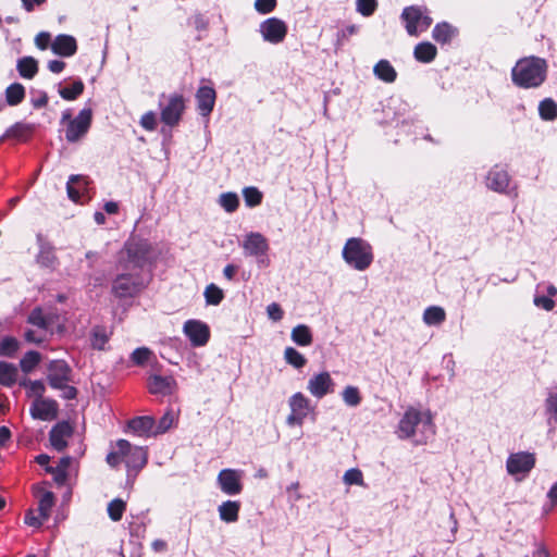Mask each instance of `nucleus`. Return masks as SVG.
<instances>
[{
  "label": "nucleus",
  "mask_w": 557,
  "mask_h": 557,
  "mask_svg": "<svg viewBox=\"0 0 557 557\" xmlns=\"http://www.w3.org/2000/svg\"><path fill=\"white\" fill-rule=\"evenodd\" d=\"M52 51L61 57H72L77 50V44L73 36L58 35L51 44Z\"/></svg>",
  "instance_id": "obj_22"
},
{
  "label": "nucleus",
  "mask_w": 557,
  "mask_h": 557,
  "mask_svg": "<svg viewBox=\"0 0 557 557\" xmlns=\"http://www.w3.org/2000/svg\"><path fill=\"white\" fill-rule=\"evenodd\" d=\"M240 504L235 500L223 502L219 508L220 519L226 523H233L238 520Z\"/></svg>",
  "instance_id": "obj_28"
},
{
  "label": "nucleus",
  "mask_w": 557,
  "mask_h": 557,
  "mask_svg": "<svg viewBox=\"0 0 557 557\" xmlns=\"http://www.w3.org/2000/svg\"><path fill=\"white\" fill-rule=\"evenodd\" d=\"M92 111L90 108H84L79 113L67 123L65 128V139L71 143H77L82 140L91 126Z\"/></svg>",
  "instance_id": "obj_10"
},
{
  "label": "nucleus",
  "mask_w": 557,
  "mask_h": 557,
  "mask_svg": "<svg viewBox=\"0 0 557 557\" xmlns=\"http://www.w3.org/2000/svg\"><path fill=\"white\" fill-rule=\"evenodd\" d=\"M290 336L293 342L299 346H309L312 343V333L309 326L305 324L295 326Z\"/></svg>",
  "instance_id": "obj_35"
},
{
  "label": "nucleus",
  "mask_w": 557,
  "mask_h": 557,
  "mask_svg": "<svg viewBox=\"0 0 557 557\" xmlns=\"http://www.w3.org/2000/svg\"><path fill=\"white\" fill-rule=\"evenodd\" d=\"M88 180L83 175H71L67 184L66 191L67 196L74 202H78L82 196L87 193Z\"/></svg>",
  "instance_id": "obj_24"
},
{
  "label": "nucleus",
  "mask_w": 557,
  "mask_h": 557,
  "mask_svg": "<svg viewBox=\"0 0 557 557\" xmlns=\"http://www.w3.org/2000/svg\"><path fill=\"white\" fill-rule=\"evenodd\" d=\"M287 30L288 28L286 23L277 17H269L259 26V32L263 40L272 45L283 42L287 35Z\"/></svg>",
  "instance_id": "obj_12"
},
{
  "label": "nucleus",
  "mask_w": 557,
  "mask_h": 557,
  "mask_svg": "<svg viewBox=\"0 0 557 557\" xmlns=\"http://www.w3.org/2000/svg\"><path fill=\"white\" fill-rule=\"evenodd\" d=\"M73 429L66 421L57 423L49 433V440L54 449L63 450L67 445V438L72 436Z\"/></svg>",
  "instance_id": "obj_18"
},
{
  "label": "nucleus",
  "mask_w": 557,
  "mask_h": 557,
  "mask_svg": "<svg viewBox=\"0 0 557 557\" xmlns=\"http://www.w3.org/2000/svg\"><path fill=\"white\" fill-rule=\"evenodd\" d=\"M126 509V504L120 499L115 498L111 500L108 505V515L111 520L113 521H120L122 519V516Z\"/></svg>",
  "instance_id": "obj_49"
},
{
  "label": "nucleus",
  "mask_w": 557,
  "mask_h": 557,
  "mask_svg": "<svg viewBox=\"0 0 557 557\" xmlns=\"http://www.w3.org/2000/svg\"><path fill=\"white\" fill-rule=\"evenodd\" d=\"M445 318V310L437 306L426 308L423 313V321L428 325H438L444 322Z\"/></svg>",
  "instance_id": "obj_39"
},
{
  "label": "nucleus",
  "mask_w": 557,
  "mask_h": 557,
  "mask_svg": "<svg viewBox=\"0 0 557 557\" xmlns=\"http://www.w3.org/2000/svg\"><path fill=\"white\" fill-rule=\"evenodd\" d=\"M48 472H51L53 475H54V480L58 482V483H63L65 480H66V471L57 467V468H51V467H47L46 468Z\"/></svg>",
  "instance_id": "obj_62"
},
{
  "label": "nucleus",
  "mask_w": 557,
  "mask_h": 557,
  "mask_svg": "<svg viewBox=\"0 0 557 557\" xmlns=\"http://www.w3.org/2000/svg\"><path fill=\"white\" fill-rule=\"evenodd\" d=\"M457 29L450 24L443 22L435 25L432 37L440 44H448L456 36Z\"/></svg>",
  "instance_id": "obj_30"
},
{
  "label": "nucleus",
  "mask_w": 557,
  "mask_h": 557,
  "mask_svg": "<svg viewBox=\"0 0 557 557\" xmlns=\"http://www.w3.org/2000/svg\"><path fill=\"white\" fill-rule=\"evenodd\" d=\"M41 356L39 352L30 350L24 355L20 361L21 369L24 373L32 372L40 362Z\"/></svg>",
  "instance_id": "obj_44"
},
{
  "label": "nucleus",
  "mask_w": 557,
  "mask_h": 557,
  "mask_svg": "<svg viewBox=\"0 0 557 557\" xmlns=\"http://www.w3.org/2000/svg\"><path fill=\"white\" fill-rule=\"evenodd\" d=\"M161 121L174 127L178 125L186 109L185 98L181 94L162 95L159 101Z\"/></svg>",
  "instance_id": "obj_6"
},
{
  "label": "nucleus",
  "mask_w": 557,
  "mask_h": 557,
  "mask_svg": "<svg viewBox=\"0 0 557 557\" xmlns=\"http://www.w3.org/2000/svg\"><path fill=\"white\" fill-rule=\"evenodd\" d=\"M535 458L530 453H516L511 454L506 462V468L509 474L524 476L534 467Z\"/></svg>",
  "instance_id": "obj_17"
},
{
  "label": "nucleus",
  "mask_w": 557,
  "mask_h": 557,
  "mask_svg": "<svg viewBox=\"0 0 557 557\" xmlns=\"http://www.w3.org/2000/svg\"><path fill=\"white\" fill-rule=\"evenodd\" d=\"M30 413L35 419L50 420L55 417L57 404L53 400L37 399L30 407Z\"/></svg>",
  "instance_id": "obj_23"
},
{
  "label": "nucleus",
  "mask_w": 557,
  "mask_h": 557,
  "mask_svg": "<svg viewBox=\"0 0 557 557\" xmlns=\"http://www.w3.org/2000/svg\"><path fill=\"white\" fill-rule=\"evenodd\" d=\"M343 482L346 485L364 486L363 474L358 468L348 469L343 475Z\"/></svg>",
  "instance_id": "obj_51"
},
{
  "label": "nucleus",
  "mask_w": 557,
  "mask_h": 557,
  "mask_svg": "<svg viewBox=\"0 0 557 557\" xmlns=\"http://www.w3.org/2000/svg\"><path fill=\"white\" fill-rule=\"evenodd\" d=\"M109 341V334L102 326H95L90 333L91 346L96 349H103Z\"/></svg>",
  "instance_id": "obj_42"
},
{
  "label": "nucleus",
  "mask_w": 557,
  "mask_h": 557,
  "mask_svg": "<svg viewBox=\"0 0 557 557\" xmlns=\"http://www.w3.org/2000/svg\"><path fill=\"white\" fill-rule=\"evenodd\" d=\"M285 361L295 367L296 369H301L307 363V359L294 347H287L284 351Z\"/></svg>",
  "instance_id": "obj_45"
},
{
  "label": "nucleus",
  "mask_w": 557,
  "mask_h": 557,
  "mask_svg": "<svg viewBox=\"0 0 557 557\" xmlns=\"http://www.w3.org/2000/svg\"><path fill=\"white\" fill-rule=\"evenodd\" d=\"M245 203L249 208L257 207L262 201V193L257 187H245L243 189Z\"/></svg>",
  "instance_id": "obj_47"
},
{
  "label": "nucleus",
  "mask_w": 557,
  "mask_h": 557,
  "mask_svg": "<svg viewBox=\"0 0 557 557\" xmlns=\"http://www.w3.org/2000/svg\"><path fill=\"white\" fill-rule=\"evenodd\" d=\"M25 97V88L20 83L11 84L5 89V100L9 106L20 104Z\"/></svg>",
  "instance_id": "obj_37"
},
{
  "label": "nucleus",
  "mask_w": 557,
  "mask_h": 557,
  "mask_svg": "<svg viewBox=\"0 0 557 557\" xmlns=\"http://www.w3.org/2000/svg\"><path fill=\"white\" fill-rule=\"evenodd\" d=\"M242 247L247 257H263L269 250V242L264 235L259 232H250L245 235Z\"/></svg>",
  "instance_id": "obj_16"
},
{
  "label": "nucleus",
  "mask_w": 557,
  "mask_h": 557,
  "mask_svg": "<svg viewBox=\"0 0 557 557\" xmlns=\"http://www.w3.org/2000/svg\"><path fill=\"white\" fill-rule=\"evenodd\" d=\"M357 11L363 16H371L377 7L376 0H357Z\"/></svg>",
  "instance_id": "obj_53"
},
{
  "label": "nucleus",
  "mask_w": 557,
  "mask_h": 557,
  "mask_svg": "<svg viewBox=\"0 0 557 557\" xmlns=\"http://www.w3.org/2000/svg\"><path fill=\"white\" fill-rule=\"evenodd\" d=\"M34 129L35 127L32 124L17 122L7 131L5 136L21 141H26L30 138Z\"/></svg>",
  "instance_id": "obj_32"
},
{
  "label": "nucleus",
  "mask_w": 557,
  "mask_h": 557,
  "mask_svg": "<svg viewBox=\"0 0 557 557\" xmlns=\"http://www.w3.org/2000/svg\"><path fill=\"white\" fill-rule=\"evenodd\" d=\"M48 103V96L46 92L40 91L38 96L32 98V104L34 108H42L46 107Z\"/></svg>",
  "instance_id": "obj_63"
},
{
  "label": "nucleus",
  "mask_w": 557,
  "mask_h": 557,
  "mask_svg": "<svg viewBox=\"0 0 557 557\" xmlns=\"http://www.w3.org/2000/svg\"><path fill=\"white\" fill-rule=\"evenodd\" d=\"M509 175L506 170L498 165L490 170L486 176V186L496 193H506L509 186Z\"/></svg>",
  "instance_id": "obj_20"
},
{
  "label": "nucleus",
  "mask_w": 557,
  "mask_h": 557,
  "mask_svg": "<svg viewBox=\"0 0 557 557\" xmlns=\"http://www.w3.org/2000/svg\"><path fill=\"white\" fill-rule=\"evenodd\" d=\"M146 287V281L138 273H122L112 284V290L120 298L134 297Z\"/></svg>",
  "instance_id": "obj_9"
},
{
  "label": "nucleus",
  "mask_w": 557,
  "mask_h": 557,
  "mask_svg": "<svg viewBox=\"0 0 557 557\" xmlns=\"http://www.w3.org/2000/svg\"><path fill=\"white\" fill-rule=\"evenodd\" d=\"M218 202L226 212L233 213L239 206V198L235 193H223Z\"/></svg>",
  "instance_id": "obj_43"
},
{
  "label": "nucleus",
  "mask_w": 557,
  "mask_h": 557,
  "mask_svg": "<svg viewBox=\"0 0 557 557\" xmlns=\"http://www.w3.org/2000/svg\"><path fill=\"white\" fill-rule=\"evenodd\" d=\"M546 410L550 414V420L557 423V394H550L547 397Z\"/></svg>",
  "instance_id": "obj_58"
},
{
  "label": "nucleus",
  "mask_w": 557,
  "mask_h": 557,
  "mask_svg": "<svg viewBox=\"0 0 557 557\" xmlns=\"http://www.w3.org/2000/svg\"><path fill=\"white\" fill-rule=\"evenodd\" d=\"M83 91L84 83L81 79L75 81L71 86H65L59 89V94L64 100H75L83 94Z\"/></svg>",
  "instance_id": "obj_41"
},
{
  "label": "nucleus",
  "mask_w": 557,
  "mask_h": 557,
  "mask_svg": "<svg viewBox=\"0 0 557 557\" xmlns=\"http://www.w3.org/2000/svg\"><path fill=\"white\" fill-rule=\"evenodd\" d=\"M16 69L22 77L30 79L38 72V63L33 57H24L17 61Z\"/></svg>",
  "instance_id": "obj_34"
},
{
  "label": "nucleus",
  "mask_w": 557,
  "mask_h": 557,
  "mask_svg": "<svg viewBox=\"0 0 557 557\" xmlns=\"http://www.w3.org/2000/svg\"><path fill=\"white\" fill-rule=\"evenodd\" d=\"M176 418L177 417L173 410H168L159 420L153 435L165 433L174 424Z\"/></svg>",
  "instance_id": "obj_48"
},
{
  "label": "nucleus",
  "mask_w": 557,
  "mask_h": 557,
  "mask_svg": "<svg viewBox=\"0 0 557 557\" xmlns=\"http://www.w3.org/2000/svg\"><path fill=\"white\" fill-rule=\"evenodd\" d=\"M65 67V63L60 60H51L48 62V69L52 73H61Z\"/></svg>",
  "instance_id": "obj_64"
},
{
  "label": "nucleus",
  "mask_w": 557,
  "mask_h": 557,
  "mask_svg": "<svg viewBox=\"0 0 557 557\" xmlns=\"http://www.w3.org/2000/svg\"><path fill=\"white\" fill-rule=\"evenodd\" d=\"M176 382L172 376L151 375L148 379V389L153 395H171L175 389Z\"/></svg>",
  "instance_id": "obj_21"
},
{
  "label": "nucleus",
  "mask_w": 557,
  "mask_h": 557,
  "mask_svg": "<svg viewBox=\"0 0 557 557\" xmlns=\"http://www.w3.org/2000/svg\"><path fill=\"white\" fill-rule=\"evenodd\" d=\"M267 312H268L269 318L275 322L282 320L283 314H284L281 306L276 302L270 304L267 307Z\"/></svg>",
  "instance_id": "obj_60"
},
{
  "label": "nucleus",
  "mask_w": 557,
  "mask_h": 557,
  "mask_svg": "<svg viewBox=\"0 0 557 557\" xmlns=\"http://www.w3.org/2000/svg\"><path fill=\"white\" fill-rule=\"evenodd\" d=\"M124 250L127 259L123 265L125 270L143 269L150 262L151 245L144 239H131L125 244Z\"/></svg>",
  "instance_id": "obj_7"
},
{
  "label": "nucleus",
  "mask_w": 557,
  "mask_h": 557,
  "mask_svg": "<svg viewBox=\"0 0 557 557\" xmlns=\"http://www.w3.org/2000/svg\"><path fill=\"white\" fill-rule=\"evenodd\" d=\"M38 240L41 242V236H38ZM37 263L40 267L54 270L58 265V259L54 253L53 247H51L49 244L40 243V249L37 256Z\"/></svg>",
  "instance_id": "obj_26"
},
{
  "label": "nucleus",
  "mask_w": 557,
  "mask_h": 557,
  "mask_svg": "<svg viewBox=\"0 0 557 557\" xmlns=\"http://www.w3.org/2000/svg\"><path fill=\"white\" fill-rule=\"evenodd\" d=\"M38 510L42 520H47L54 506V494L51 491H38Z\"/></svg>",
  "instance_id": "obj_31"
},
{
  "label": "nucleus",
  "mask_w": 557,
  "mask_h": 557,
  "mask_svg": "<svg viewBox=\"0 0 557 557\" xmlns=\"http://www.w3.org/2000/svg\"><path fill=\"white\" fill-rule=\"evenodd\" d=\"M539 114L544 121H555L557 119V102L552 98H545L539 104Z\"/></svg>",
  "instance_id": "obj_38"
},
{
  "label": "nucleus",
  "mask_w": 557,
  "mask_h": 557,
  "mask_svg": "<svg viewBox=\"0 0 557 557\" xmlns=\"http://www.w3.org/2000/svg\"><path fill=\"white\" fill-rule=\"evenodd\" d=\"M140 125L143 128H145L146 131H149V132H152L157 128V115L153 111H148L146 112L141 117H140Z\"/></svg>",
  "instance_id": "obj_55"
},
{
  "label": "nucleus",
  "mask_w": 557,
  "mask_h": 557,
  "mask_svg": "<svg viewBox=\"0 0 557 557\" xmlns=\"http://www.w3.org/2000/svg\"><path fill=\"white\" fill-rule=\"evenodd\" d=\"M28 323L38 329L49 330L53 321L51 315L42 312L41 308H35L28 315Z\"/></svg>",
  "instance_id": "obj_36"
},
{
  "label": "nucleus",
  "mask_w": 557,
  "mask_h": 557,
  "mask_svg": "<svg viewBox=\"0 0 557 557\" xmlns=\"http://www.w3.org/2000/svg\"><path fill=\"white\" fill-rule=\"evenodd\" d=\"M343 401L349 407H357L361 404L362 397L357 386L348 385L342 392Z\"/></svg>",
  "instance_id": "obj_40"
},
{
  "label": "nucleus",
  "mask_w": 557,
  "mask_h": 557,
  "mask_svg": "<svg viewBox=\"0 0 557 557\" xmlns=\"http://www.w3.org/2000/svg\"><path fill=\"white\" fill-rule=\"evenodd\" d=\"M548 503L543 506L544 513H548L553 510L557 504V482L550 487L547 493Z\"/></svg>",
  "instance_id": "obj_57"
},
{
  "label": "nucleus",
  "mask_w": 557,
  "mask_h": 557,
  "mask_svg": "<svg viewBox=\"0 0 557 557\" xmlns=\"http://www.w3.org/2000/svg\"><path fill=\"white\" fill-rule=\"evenodd\" d=\"M112 468L124 462L127 468V476L136 475L147 463L148 454L144 447L133 446L126 440H119L106 458Z\"/></svg>",
  "instance_id": "obj_2"
},
{
  "label": "nucleus",
  "mask_w": 557,
  "mask_h": 557,
  "mask_svg": "<svg viewBox=\"0 0 557 557\" xmlns=\"http://www.w3.org/2000/svg\"><path fill=\"white\" fill-rule=\"evenodd\" d=\"M18 370L13 363L0 361V385L12 386L15 384Z\"/></svg>",
  "instance_id": "obj_33"
},
{
  "label": "nucleus",
  "mask_w": 557,
  "mask_h": 557,
  "mask_svg": "<svg viewBox=\"0 0 557 557\" xmlns=\"http://www.w3.org/2000/svg\"><path fill=\"white\" fill-rule=\"evenodd\" d=\"M290 413L286 418L289 426L302 425L305 419L312 410L310 400L300 392L293 394L288 399Z\"/></svg>",
  "instance_id": "obj_11"
},
{
  "label": "nucleus",
  "mask_w": 557,
  "mask_h": 557,
  "mask_svg": "<svg viewBox=\"0 0 557 557\" xmlns=\"http://www.w3.org/2000/svg\"><path fill=\"white\" fill-rule=\"evenodd\" d=\"M436 54V47L429 41L418 44L413 50V55L416 60L422 63L432 62L435 59Z\"/></svg>",
  "instance_id": "obj_29"
},
{
  "label": "nucleus",
  "mask_w": 557,
  "mask_h": 557,
  "mask_svg": "<svg viewBox=\"0 0 557 557\" xmlns=\"http://www.w3.org/2000/svg\"><path fill=\"white\" fill-rule=\"evenodd\" d=\"M183 332L194 347L205 346L210 338L209 326L200 320H187L184 323Z\"/></svg>",
  "instance_id": "obj_14"
},
{
  "label": "nucleus",
  "mask_w": 557,
  "mask_h": 557,
  "mask_svg": "<svg viewBox=\"0 0 557 557\" xmlns=\"http://www.w3.org/2000/svg\"><path fill=\"white\" fill-rule=\"evenodd\" d=\"M150 356H151L150 349H148L147 347H140V348H136L133 351L131 358L135 364L143 366L149 360Z\"/></svg>",
  "instance_id": "obj_54"
},
{
  "label": "nucleus",
  "mask_w": 557,
  "mask_h": 557,
  "mask_svg": "<svg viewBox=\"0 0 557 557\" xmlns=\"http://www.w3.org/2000/svg\"><path fill=\"white\" fill-rule=\"evenodd\" d=\"M20 348V343L15 337L5 336L0 341V356L13 357Z\"/></svg>",
  "instance_id": "obj_46"
},
{
  "label": "nucleus",
  "mask_w": 557,
  "mask_h": 557,
  "mask_svg": "<svg viewBox=\"0 0 557 557\" xmlns=\"http://www.w3.org/2000/svg\"><path fill=\"white\" fill-rule=\"evenodd\" d=\"M334 388L335 382L327 371L313 374L307 384L308 392L318 399L332 394Z\"/></svg>",
  "instance_id": "obj_15"
},
{
  "label": "nucleus",
  "mask_w": 557,
  "mask_h": 557,
  "mask_svg": "<svg viewBox=\"0 0 557 557\" xmlns=\"http://www.w3.org/2000/svg\"><path fill=\"white\" fill-rule=\"evenodd\" d=\"M401 20L405 22L406 30L410 36H418L426 30L433 22L428 10L418 5L405 8L401 13Z\"/></svg>",
  "instance_id": "obj_8"
},
{
  "label": "nucleus",
  "mask_w": 557,
  "mask_h": 557,
  "mask_svg": "<svg viewBox=\"0 0 557 557\" xmlns=\"http://www.w3.org/2000/svg\"><path fill=\"white\" fill-rule=\"evenodd\" d=\"M547 76V63L539 57L520 59L511 70V79L521 88L540 87Z\"/></svg>",
  "instance_id": "obj_3"
},
{
  "label": "nucleus",
  "mask_w": 557,
  "mask_h": 557,
  "mask_svg": "<svg viewBox=\"0 0 557 557\" xmlns=\"http://www.w3.org/2000/svg\"><path fill=\"white\" fill-rule=\"evenodd\" d=\"M276 0H256L255 9L261 14H268L275 9Z\"/></svg>",
  "instance_id": "obj_56"
},
{
  "label": "nucleus",
  "mask_w": 557,
  "mask_h": 557,
  "mask_svg": "<svg viewBox=\"0 0 557 557\" xmlns=\"http://www.w3.org/2000/svg\"><path fill=\"white\" fill-rule=\"evenodd\" d=\"M223 292L214 284H210L205 289V298L208 305L216 306L223 300Z\"/></svg>",
  "instance_id": "obj_50"
},
{
  "label": "nucleus",
  "mask_w": 557,
  "mask_h": 557,
  "mask_svg": "<svg viewBox=\"0 0 557 557\" xmlns=\"http://www.w3.org/2000/svg\"><path fill=\"white\" fill-rule=\"evenodd\" d=\"M244 472L237 469H223L216 478V482L221 491L226 495H238L243 491Z\"/></svg>",
  "instance_id": "obj_13"
},
{
  "label": "nucleus",
  "mask_w": 557,
  "mask_h": 557,
  "mask_svg": "<svg viewBox=\"0 0 557 557\" xmlns=\"http://www.w3.org/2000/svg\"><path fill=\"white\" fill-rule=\"evenodd\" d=\"M35 42L39 49L45 50V49H47V47L50 42V35L48 33H44V32L39 33L35 38Z\"/></svg>",
  "instance_id": "obj_61"
},
{
  "label": "nucleus",
  "mask_w": 557,
  "mask_h": 557,
  "mask_svg": "<svg viewBox=\"0 0 557 557\" xmlns=\"http://www.w3.org/2000/svg\"><path fill=\"white\" fill-rule=\"evenodd\" d=\"M156 422L152 417L141 416L132 419L128 422V429L138 436L153 435Z\"/></svg>",
  "instance_id": "obj_25"
},
{
  "label": "nucleus",
  "mask_w": 557,
  "mask_h": 557,
  "mask_svg": "<svg viewBox=\"0 0 557 557\" xmlns=\"http://www.w3.org/2000/svg\"><path fill=\"white\" fill-rule=\"evenodd\" d=\"M24 337L28 343L41 344L48 337V330L38 327L36 330H28L25 332Z\"/></svg>",
  "instance_id": "obj_52"
},
{
  "label": "nucleus",
  "mask_w": 557,
  "mask_h": 557,
  "mask_svg": "<svg viewBox=\"0 0 557 557\" xmlns=\"http://www.w3.org/2000/svg\"><path fill=\"white\" fill-rule=\"evenodd\" d=\"M342 256L344 261L357 271H366L374 259L372 246L360 237L348 238Z\"/></svg>",
  "instance_id": "obj_4"
},
{
  "label": "nucleus",
  "mask_w": 557,
  "mask_h": 557,
  "mask_svg": "<svg viewBox=\"0 0 557 557\" xmlns=\"http://www.w3.org/2000/svg\"><path fill=\"white\" fill-rule=\"evenodd\" d=\"M534 305L539 308L546 310V311H550L555 307V301L550 297L543 296V295L542 296L536 295L534 297Z\"/></svg>",
  "instance_id": "obj_59"
},
{
  "label": "nucleus",
  "mask_w": 557,
  "mask_h": 557,
  "mask_svg": "<svg viewBox=\"0 0 557 557\" xmlns=\"http://www.w3.org/2000/svg\"><path fill=\"white\" fill-rule=\"evenodd\" d=\"M195 97L200 115L208 117L214 108L215 90L210 86H201L198 88Z\"/></svg>",
  "instance_id": "obj_19"
},
{
  "label": "nucleus",
  "mask_w": 557,
  "mask_h": 557,
  "mask_svg": "<svg viewBox=\"0 0 557 557\" xmlns=\"http://www.w3.org/2000/svg\"><path fill=\"white\" fill-rule=\"evenodd\" d=\"M72 370L66 361L53 360L49 363L47 380L49 385L54 389L62 391L64 399H74L77 395V389L69 385L71 381Z\"/></svg>",
  "instance_id": "obj_5"
},
{
  "label": "nucleus",
  "mask_w": 557,
  "mask_h": 557,
  "mask_svg": "<svg viewBox=\"0 0 557 557\" xmlns=\"http://www.w3.org/2000/svg\"><path fill=\"white\" fill-rule=\"evenodd\" d=\"M374 75L384 83H394L397 78V72L388 60H380L373 67Z\"/></svg>",
  "instance_id": "obj_27"
},
{
  "label": "nucleus",
  "mask_w": 557,
  "mask_h": 557,
  "mask_svg": "<svg viewBox=\"0 0 557 557\" xmlns=\"http://www.w3.org/2000/svg\"><path fill=\"white\" fill-rule=\"evenodd\" d=\"M396 433L399 438H410L416 445L426 444L435 434V425L431 412L409 407L399 420Z\"/></svg>",
  "instance_id": "obj_1"
}]
</instances>
